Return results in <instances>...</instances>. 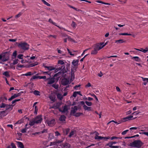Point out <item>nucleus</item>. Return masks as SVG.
<instances>
[{"label": "nucleus", "instance_id": "56", "mask_svg": "<svg viewBox=\"0 0 148 148\" xmlns=\"http://www.w3.org/2000/svg\"><path fill=\"white\" fill-rule=\"evenodd\" d=\"M116 143V142H110V143H109L108 144V145L109 146L110 145H112L113 144H115Z\"/></svg>", "mask_w": 148, "mask_h": 148}, {"label": "nucleus", "instance_id": "31", "mask_svg": "<svg viewBox=\"0 0 148 148\" xmlns=\"http://www.w3.org/2000/svg\"><path fill=\"white\" fill-rule=\"evenodd\" d=\"M34 74V73H32L31 72H29L27 73H26L23 74V75L24 76H31L32 75H33Z\"/></svg>", "mask_w": 148, "mask_h": 148}, {"label": "nucleus", "instance_id": "2", "mask_svg": "<svg viewBox=\"0 0 148 148\" xmlns=\"http://www.w3.org/2000/svg\"><path fill=\"white\" fill-rule=\"evenodd\" d=\"M18 47L24 50H28L29 48V45L25 42H21L18 45Z\"/></svg>", "mask_w": 148, "mask_h": 148}, {"label": "nucleus", "instance_id": "28", "mask_svg": "<svg viewBox=\"0 0 148 148\" xmlns=\"http://www.w3.org/2000/svg\"><path fill=\"white\" fill-rule=\"evenodd\" d=\"M60 103H57L55 105V104H54L53 106V108L55 109H57L58 108L59 106H60Z\"/></svg>", "mask_w": 148, "mask_h": 148}, {"label": "nucleus", "instance_id": "18", "mask_svg": "<svg viewBox=\"0 0 148 148\" xmlns=\"http://www.w3.org/2000/svg\"><path fill=\"white\" fill-rule=\"evenodd\" d=\"M16 142L17 143L18 146L20 148H24V146L23 143L20 142L16 141Z\"/></svg>", "mask_w": 148, "mask_h": 148}, {"label": "nucleus", "instance_id": "16", "mask_svg": "<svg viewBox=\"0 0 148 148\" xmlns=\"http://www.w3.org/2000/svg\"><path fill=\"white\" fill-rule=\"evenodd\" d=\"M6 109L5 111L9 110L11 111L12 109V105L6 104L5 106Z\"/></svg>", "mask_w": 148, "mask_h": 148}, {"label": "nucleus", "instance_id": "39", "mask_svg": "<svg viewBox=\"0 0 148 148\" xmlns=\"http://www.w3.org/2000/svg\"><path fill=\"white\" fill-rule=\"evenodd\" d=\"M85 103L88 106H91L92 104L91 102H88V101H86Z\"/></svg>", "mask_w": 148, "mask_h": 148}, {"label": "nucleus", "instance_id": "22", "mask_svg": "<svg viewBox=\"0 0 148 148\" xmlns=\"http://www.w3.org/2000/svg\"><path fill=\"white\" fill-rule=\"evenodd\" d=\"M125 42V41L123 39H120L118 40H116L115 41V43H116L118 44H119L122 43H123Z\"/></svg>", "mask_w": 148, "mask_h": 148}, {"label": "nucleus", "instance_id": "3", "mask_svg": "<svg viewBox=\"0 0 148 148\" xmlns=\"http://www.w3.org/2000/svg\"><path fill=\"white\" fill-rule=\"evenodd\" d=\"M93 50L91 52V54L92 55H96L98 53V51L101 49L100 46L98 44L95 45L93 46Z\"/></svg>", "mask_w": 148, "mask_h": 148}, {"label": "nucleus", "instance_id": "64", "mask_svg": "<svg viewBox=\"0 0 148 148\" xmlns=\"http://www.w3.org/2000/svg\"><path fill=\"white\" fill-rule=\"evenodd\" d=\"M17 55L16 51H14L13 53V56L14 57H16Z\"/></svg>", "mask_w": 148, "mask_h": 148}, {"label": "nucleus", "instance_id": "14", "mask_svg": "<svg viewBox=\"0 0 148 148\" xmlns=\"http://www.w3.org/2000/svg\"><path fill=\"white\" fill-rule=\"evenodd\" d=\"M62 84L64 85H67L69 82V81L66 79H63L62 80Z\"/></svg>", "mask_w": 148, "mask_h": 148}, {"label": "nucleus", "instance_id": "23", "mask_svg": "<svg viewBox=\"0 0 148 148\" xmlns=\"http://www.w3.org/2000/svg\"><path fill=\"white\" fill-rule=\"evenodd\" d=\"M83 107L85 110H86L88 111L91 110V108L90 107H88L85 105H84L83 106Z\"/></svg>", "mask_w": 148, "mask_h": 148}, {"label": "nucleus", "instance_id": "17", "mask_svg": "<svg viewBox=\"0 0 148 148\" xmlns=\"http://www.w3.org/2000/svg\"><path fill=\"white\" fill-rule=\"evenodd\" d=\"M45 67L47 69L50 71H51L53 70H55L56 68L53 66H45Z\"/></svg>", "mask_w": 148, "mask_h": 148}, {"label": "nucleus", "instance_id": "7", "mask_svg": "<svg viewBox=\"0 0 148 148\" xmlns=\"http://www.w3.org/2000/svg\"><path fill=\"white\" fill-rule=\"evenodd\" d=\"M71 114L74 116L76 112L78 109V107L77 106H75L74 107L71 108Z\"/></svg>", "mask_w": 148, "mask_h": 148}, {"label": "nucleus", "instance_id": "12", "mask_svg": "<svg viewBox=\"0 0 148 148\" xmlns=\"http://www.w3.org/2000/svg\"><path fill=\"white\" fill-rule=\"evenodd\" d=\"M20 95H21V93H18L17 94H14L11 97L8 99V100L10 101H11L12 99H14V98H15L18 97Z\"/></svg>", "mask_w": 148, "mask_h": 148}, {"label": "nucleus", "instance_id": "40", "mask_svg": "<svg viewBox=\"0 0 148 148\" xmlns=\"http://www.w3.org/2000/svg\"><path fill=\"white\" fill-rule=\"evenodd\" d=\"M52 86L56 89H57L58 88L59 86L58 84H53L52 85Z\"/></svg>", "mask_w": 148, "mask_h": 148}, {"label": "nucleus", "instance_id": "58", "mask_svg": "<svg viewBox=\"0 0 148 148\" xmlns=\"http://www.w3.org/2000/svg\"><path fill=\"white\" fill-rule=\"evenodd\" d=\"M18 60L16 59L13 60V64H16L18 63Z\"/></svg>", "mask_w": 148, "mask_h": 148}, {"label": "nucleus", "instance_id": "46", "mask_svg": "<svg viewBox=\"0 0 148 148\" xmlns=\"http://www.w3.org/2000/svg\"><path fill=\"white\" fill-rule=\"evenodd\" d=\"M6 104H5L3 103H2L0 105V108H4L5 107Z\"/></svg>", "mask_w": 148, "mask_h": 148}, {"label": "nucleus", "instance_id": "47", "mask_svg": "<svg viewBox=\"0 0 148 148\" xmlns=\"http://www.w3.org/2000/svg\"><path fill=\"white\" fill-rule=\"evenodd\" d=\"M122 137H117L116 136H112L111 138V140H112L114 139H121Z\"/></svg>", "mask_w": 148, "mask_h": 148}, {"label": "nucleus", "instance_id": "10", "mask_svg": "<svg viewBox=\"0 0 148 148\" xmlns=\"http://www.w3.org/2000/svg\"><path fill=\"white\" fill-rule=\"evenodd\" d=\"M46 80L47 81V84H51L55 82L54 79L53 78H47Z\"/></svg>", "mask_w": 148, "mask_h": 148}, {"label": "nucleus", "instance_id": "43", "mask_svg": "<svg viewBox=\"0 0 148 148\" xmlns=\"http://www.w3.org/2000/svg\"><path fill=\"white\" fill-rule=\"evenodd\" d=\"M58 64H60L61 65H63L64 64V62L63 60H59L58 62Z\"/></svg>", "mask_w": 148, "mask_h": 148}, {"label": "nucleus", "instance_id": "19", "mask_svg": "<svg viewBox=\"0 0 148 148\" xmlns=\"http://www.w3.org/2000/svg\"><path fill=\"white\" fill-rule=\"evenodd\" d=\"M5 110L1 111L0 112V116L1 117H4L7 115Z\"/></svg>", "mask_w": 148, "mask_h": 148}, {"label": "nucleus", "instance_id": "1", "mask_svg": "<svg viewBox=\"0 0 148 148\" xmlns=\"http://www.w3.org/2000/svg\"><path fill=\"white\" fill-rule=\"evenodd\" d=\"M144 143L140 140H136L130 143L129 146L139 148L142 147Z\"/></svg>", "mask_w": 148, "mask_h": 148}, {"label": "nucleus", "instance_id": "48", "mask_svg": "<svg viewBox=\"0 0 148 148\" xmlns=\"http://www.w3.org/2000/svg\"><path fill=\"white\" fill-rule=\"evenodd\" d=\"M119 35H128V36H131L132 35L131 34H128L127 33H120L119 34Z\"/></svg>", "mask_w": 148, "mask_h": 148}, {"label": "nucleus", "instance_id": "55", "mask_svg": "<svg viewBox=\"0 0 148 148\" xmlns=\"http://www.w3.org/2000/svg\"><path fill=\"white\" fill-rule=\"evenodd\" d=\"M128 131H129V130H126L123 131V132H122V133H121L123 135H124L125 134H126L127 132Z\"/></svg>", "mask_w": 148, "mask_h": 148}, {"label": "nucleus", "instance_id": "25", "mask_svg": "<svg viewBox=\"0 0 148 148\" xmlns=\"http://www.w3.org/2000/svg\"><path fill=\"white\" fill-rule=\"evenodd\" d=\"M103 137L99 136H98L97 135H96L95 136V139H97V140L103 139Z\"/></svg>", "mask_w": 148, "mask_h": 148}, {"label": "nucleus", "instance_id": "9", "mask_svg": "<svg viewBox=\"0 0 148 148\" xmlns=\"http://www.w3.org/2000/svg\"><path fill=\"white\" fill-rule=\"evenodd\" d=\"M79 62V60H74L72 62V64L73 65V68L75 69L77 68L78 66V63Z\"/></svg>", "mask_w": 148, "mask_h": 148}, {"label": "nucleus", "instance_id": "42", "mask_svg": "<svg viewBox=\"0 0 148 148\" xmlns=\"http://www.w3.org/2000/svg\"><path fill=\"white\" fill-rule=\"evenodd\" d=\"M112 122H114L116 124H120L121 123V122L120 121H119L118 122H116V121H115L113 120H112V121H110L108 123V124L110 123H111Z\"/></svg>", "mask_w": 148, "mask_h": 148}, {"label": "nucleus", "instance_id": "35", "mask_svg": "<svg viewBox=\"0 0 148 148\" xmlns=\"http://www.w3.org/2000/svg\"><path fill=\"white\" fill-rule=\"evenodd\" d=\"M36 123L34 119L31 121L29 123V125L30 126H32Z\"/></svg>", "mask_w": 148, "mask_h": 148}, {"label": "nucleus", "instance_id": "32", "mask_svg": "<svg viewBox=\"0 0 148 148\" xmlns=\"http://www.w3.org/2000/svg\"><path fill=\"white\" fill-rule=\"evenodd\" d=\"M7 148H16V146L13 143H11L10 145L8 146Z\"/></svg>", "mask_w": 148, "mask_h": 148}, {"label": "nucleus", "instance_id": "24", "mask_svg": "<svg viewBox=\"0 0 148 148\" xmlns=\"http://www.w3.org/2000/svg\"><path fill=\"white\" fill-rule=\"evenodd\" d=\"M32 92L36 95L40 96V92L38 90H35Z\"/></svg>", "mask_w": 148, "mask_h": 148}, {"label": "nucleus", "instance_id": "33", "mask_svg": "<svg viewBox=\"0 0 148 148\" xmlns=\"http://www.w3.org/2000/svg\"><path fill=\"white\" fill-rule=\"evenodd\" d=\"M71 26L73 28L75 29L77 26V24L74 21H72V23L71 24Z\"/></svg>", "mask_w": 148, "mask_h": 148}, {"label": "nucleus", "instance_id": "51", "mask_svg": "<svg viewBox=\"0 0 148 148\" xmlns=\"http://www.w3.org/2000/svg\"><path fill=\"white\" fill-rule=\"evenodd\" d=\"M23 56V54H19L18 56L17 57L19 59H23L22 57Z\"/></svg>", "mask_w": 148, "mask_h": 148}, {"label": "nucleus", "instance_id": "27", "mask_svg": "<svg viewBox=\"0 0 148 148\" xmlns=\"http://www.w3.org/2000/svg\"><path fill=\"white\" fill-rule=\"evenodd\" d=\"M132 59L135 60V61H140V59L139 57L138 56L132 57Z\"/></svg>", "mask_w": 148, "mask_h": 148}, {"label": "nucleus", "instance_id": "44", "mask_svg": "<svg viewBox=\"0 0 148 148\" xmlns=\"http://www.w3.org/2000/svg\"><path fill=\"white\" fill-rule=\"evenodd\" d=\"M22 14V13L21 12H19L15 16V17L16 18H18L20 17Z\"/></svg>", "mask_w": 148, "mask_h": 148}, {"label": "nucleus", "instance_id": "52", "mask_svg": "<svg viewBox=\"0 0 148 148\" xmlns=\"http://www.w3.org/2000/svg\"><path fill=\"white\" fill-rule=\"evenodd\" d=\"M39 79H46V77L45 76H39Z\"/></svg>", "mask_w": 148, "mask_h": 148}, {"label": "nucleus", "instance_id": "11", "mask_svg": "<svg viewBox=\"0 0 148 148\" xmlns=\"http://www.w3.org/2000/svg\"><path fill=\"white\" fill-rule=\"evenodd\" d=\"M48 21L52 24H53V25L57 26L58 27L59 29H64V30H65L66 31V30L63 27H60V26H57V25H56V23L53 22V20L51 19V18H49V21Z\"/></svg>", "mask_w": 148, "mask_h": 148}, {"label": "nucleus", "instance_id": "57", "mask_svg": "<svg viewBox=\"0 0 148 148\" xmlns=\"http://www.w3.org/2000/svg\"><path fill=\"white\" fill-rule=\"evenodd\" d=\"M56 145V142H50V146L54 145Z\"/></svg>", "mask_w": 148, "mask_h": 148}, {"label": "nucleus", "instance_id": "50", "mask_svg": "<svg viewBox=\"0 0 148 148\" xmlns=\"http://www.w3.org/2000/svg\"><path fill=\"white\" fill-rule=\"evenodd\" d=\"M148 51V47H147L145 49H143L142 52L144 53H146Z\"/></svg>", "mask_w": 148, "mask_h": 148}, {"label": "nucleus", "instance_id": "29", "mask_svg": "<svg viewBox=\"0 0 148 148\" xmlns=\"http://www.w3.org/2000/svg\"><path fill=\"white\" fill-rule=\"evenodd\" d=\"M57 96L58 98L60 100H62L63 99V96L61 94L59 93L57 94Z\"/></svg>", "mask_w": 148, "mask_h": 148}, {"label": "nucleus", "instance_id": "13", "mask_svg": "<svg viewBox=\"0 0 148 148\" xmlns=\"http://www.w3.org/2000/svg\"><path fill=\"white\" fill-rule=\"evenodd\" d=\"M67 6L69 7H70V8H73V9L75 10L76 11H81V12H82L83 14H84V13H85V12H84V11H83L82 10H79V9H77V8H75V7H73L69 4H68L67 5Z\"/></svg>", "mask_w": 148, "mask_h": 148}, {"label": "nucleus", "instance_id": "20", "mask_svg": "<svg viewBox=\"0 0 148 148\" xmlns=\"http://www.w3.org/2000/svg\"><path fill=\"white\" fill-rule=\"evenodd\" d=\"M66 119V116L64 115H61L59 118V120L61 122H63L65 121Z\"/></svg>", "mask_w": 148, "mask_h": 148}, {"label": "nucleus", "instance_id": "30", "mask_svg": "<svg viewBox=\"0 0 148 148\" xmlns=\"http://www.w3.org/2000/svg\"><path fill=\"white\" fill-rule=\"evenodd\" d=\"M69 131V129H66L63 130L64 133L65 135H67Z\"/></svg>", "mask_w": 148, "mask_h": 148}, {"label": "nucleus", "instance_id": "4", "mask_svg": "<svg viewBox=\"0 0 148 148\" xmlns=\"http://www.w3.org/2000/svg\"><path fill=\"white\" fill-rule=\"evenodd\" d=\"M70 107L69 106L65 105L63 106H62L61 108H59V111L61 112L62 113H67L68 112V110L69 109Z\"/></svg>", "mask_w": 148, "mask_h": 148}, {"label": "nucleus", "instance_id": "60", "mask_svg": "<svg viewBox=\"0 0 148 148\" xmlns=\"http://www.w3.org/2000/svg\"><path fill=\"white\" fill-rule=\"evenodd\" d=\"M110 148H118L119 146H113L110 145L109 146Z\"/></svg>", "mask_w": 148, "mask_h": 148}, {"label": "nucleus", "instance_id": "38", "mask_svg": "<svg viewBox=\"0 0 148 148\" xmlns=\"http://www.w3.org/2000/svg\"><path fill=\"white\" fill-rule=\"evenodd\" d=\"M54 136L53 135L52 133H50L49 134V139L50 140H51L53 138Z\"/></svg>", "mask_w": 148, "mask_h": 148}, {"label": "nucleus", "instance_id": "36", "mask_svg": "<svg viewBox=\"0 0 148 148\" xmlns=\"http://www.w3.org/2000/svg\"><path fill=\"white\" fill-rule=\"evenodd\" d=\"M83 114L81 112H78L76 113L75 114H74V116L76 117H78L80 116L81 115H83Z\"/></svg>", "mask_w": 148, "mask_h": 148}, {"label": "nucleus", "instance_id": "21", "mask_svg": "<svg viewBox=\"0 0 148 148\" xmlns=\"http://www.w3.org/2000/svg\"><path fill=\"white\" fill-rule=\"evenodd\" d=\"M9 71H6L3 73V75L7 77H9L10 76L9 75Z\"/></svg>", "mask_w": 148, "mask_h": 148}, {"label": "nucleus", "instance_id": "49", "mask_svg": "<svg viewBox=\"0 0 148 148\" xmlns=\"http://www.w3.org/2000/svg\"><path fill=\"white\" fill-rule=\"evenodd\" d=\"M7 100V99L6 97H1V101H2V102H4L5 100Z\"/></svg>", "mask_w": 148, "mask_h": 148}, {"label": "nucleus", "instance_id": "15", "mask_svg": "<svg viewBox=\"0 0 148 148\" xmlns=\"http://www.w3.org/2000/svg\"><path fill=\"white\" fill-rule=\"evenodd\" d=\"M133 118V116L132 115H130L123 118V120H125V121H126L128 120H130L132 119V118Z\"/></svg>", "mask_w": 148, "mask_h": 148}, {"label": "nucleus", "instance_id": "59", "mask_svg": "<svg viewBox=\"0 0 148 148\" xmlns=\"http://www.w3.org/2000/svg\"><path fill=\"white\" fill-rule=\"evenodd\" d=\"M91 95L92 96L94 97V98H95V99L96 101H98V99L97 98V97L94 94H91Z\"/></svg>", "mask_w": 148, "mask_h": 148}, {"label": "nucleus", "instance_id": "63", "mask_svg": "<svg viewBox=\"0 0 148 148\" xmlns=\"http://www.w3.org/2000/svg\"><path fill=\"white\" fill-rule=\"evenodd\" d=\"M80 85H76L74 87V88L75 90H77V88L80 87Z\"/></svg>", "mask_w": 148, "mask_h": 148}, {"label": "nucleus", "instance_id": "5", "mask_svg": "<svg viewBox=\"0 0 148 148\" xmlns=\"http://www.w3.org/2000/svg\"><path fill=\"white\" fill-rule=\"evenodd\" d=\"M36 123H40L42 121V119L41 115L37 116L34 119Z\"/></svg>", "mask_w": 148, "mask_h": 148}, {"label": "nucleus", "instance_id": "54", "mask_svg": "<svg viewBox=\"0 0 148 148\" xmlns=\"http://www.w3.org/2000/svg\"><path fill=\"white\" fill-rule=\"evenodd\" d=\"M20 99H15L12 101V104H13L15 103L16 102L19 101H20Z\"/></svg>", "mask_w": 148, "mask_h": 148}, {"label": "nucleus", "instance_id": "34", "mask_svg": "<svg viewBox=\"0 0 148 148\" xmlns=\"http://www.w3.org/2000/svg\"><path fill=\"white\" fill-rule=\"evenodd\" d=\"M100 46V47L101 48V49L103 48L105 46L106 44L107 43H105V44H104V43H101L98 44Z\"/></svg>", "mask_w": 148, "mask_h": 148}, {"label": "nucleus", "instance_id": "26", "mask_svg": "<svg viewBox=\"0 0 148 148\" xmlns=\"http://www.w3.org/2000/svg\"><path fill=\"white\" fill-rule=\"evenodd\" d=\"M76 132L75 131H72L70 133L69 135V137H71L73 136L75 134Z\"/></svg>", "mask_w": 148, "mask_h": 148}, {"label": "nucleus", "instance_id": "41", "mask_svg": "<svg viewBox=\"0 0 148 148\" xmlns=\"http://www.w3.org/2000/svg\"><path fill=\"white\" fill-rule=\"evenodd\" d=\"M39 76H38L37 75H35L32 77V78L31 79L32 80L33 79H36L39 78Z\"/></svg>", "mask_w": 148, "mask_h": 148}, {"label": "nucleus", "instance_id": "53", "mask_svg": "<svg viewBox=\"0 0 148 148\" xmlns=\"http://www.w3.org/2000/svg\"><path fill=\"white\" fill-rule=\"evenodd\" d=\"M77 92L75 91V92H74L72 96L73 97H75L77 96Z\"/></svg>", "mask_w": 148, "mask_h": 148}, {"label": "nucleus", "instance_id": "6", "mask_svg": "<svg viewBox=\"0 0 148 148\" xmlns=\"http://www.w3.org/2000/svg\"><path fill=\"white\" fill-rule=\"evenodd\" d=\"M9 56L7 53L3 54L2 56V61L3 62H5L9 59Z\"/></svg>", "mask_w": 148, "mask_h": 148}, {"label": "nucleus", "instance_id": "62", "mask_svg": "<svg viewBox=\"0 0 148 148\" xmlns=\"http://www.w3.org/2000/svg\"><path fill=\"white\" fill-rule=\"evenodd\" d=\"M91 84L89 82L85 86V87L87 88V87H90L91 86Z\"/></svg>", "mask_w": 148, "mask_h": 148}, {"label": "nucleus", "instance_id": "37", "mask_svg": "<svg viewBox=\"0 0 148 148\" xmlns=\"http://www.w3.org/2000/svg\"><path fill=\"white\" fill-rule=\"evenodd\" d=\"M42 2L43 3L47 5V6H50L51 5L50 4L48 3V2H47L45 0H41Z\"/></svg>", "mask_w": 148, "mask_h": 148}, {"label": "nucleus", "instance_id": "45", "mask_svg": "<svg viewBox=\"0 0 148 148\" xmlns=\"http://www.w3.org/2000/svg\"><path fill=\"white\" fill-rule=\"evenodd\" d=\"M27 129H28L27 127H25V128L21 130V132L22 133H26V131H27Z\"/></svg>", "mask_w": 148, "mask_h": 148}, {"label": "nucleus", "instance_id": "61", "mask_svg": "<svg viewBox=\"0 0 148 148\" xmlns=\"http://www.w3.org/2000/svg\"><path fill=\"white\" fill-rule=\"evenodd\" d=\"M49 98L53 102L55 101V99L54 97L52 96H50L49 97Z\"/></svg>", "mask_w": 148, "mask_h": 148}, {"label": "nucleus", "instance_id": "8", "mask_svg": "<svg viewBox=\"0 0 148 148\" xmlns=\"http://www.w3.org/2000/svg\"><path fill=\"white\" fill-rule=\"evenodd\" d=\"M49 126H53L55 123V120L54 119L49 120L46 121Z\"/></svg>", "mask_w": 148, "mask_h": 148}]
</instances>
